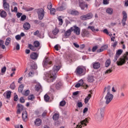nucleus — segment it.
I'll use <instances>...</instances> for the list:
<instances>
[{"mask_svg": "<svg viewBox=\"0 0 128 128\" xmlns=\"http://www.w3.org/2000/svg\"><path fill=\"white\" fill-rule=\"evenodd\" d=\"M60 68H62V66L55 65L53 67L52 70L44 73L46 78L48 82H52L56 80V74Z\"/></svg>", "mask_w": 128, "mask_h": 128, "instance_id": "nucleus-1", "label": "nucleus"}, {"mask_svg": "<svg viewBox=\"0 0 128 128\" xmlns=\"http://www.w3.org/2000/svg\"><path fill=\"white\" fill-rule=\"evenodd\" d=\"M28 48L33 52H38L40 49V48H42V46H40V42L36 40L34 42V46L31 44H28Z\"/></svg>", "mask_w": 128, "mask_h": 128, "instance_id": "nucleus-2", "label": "nucleus"}, {"mask_svg": "<svg viewBox=\"0 0 128 128\" xmlns=\"http://www.w3.org/2000/svg\"><path fill=\"white\" fill-rule=\"evenodd\" d=\"M76 76H84L86 74V72L84 68L82 66H78L74 72Z\"/></svg>", "mask_w": 128, "mask_h": 128, "instance_id": "nucleus-3", "label": "nucleus"}, {"mask_svg": "<svg viewBox=\"0 0 128 128\" xmlns=\"http://www.w3.org/2000/svg\"><path fill=\"white\" fill-rule=\"evenodd\" d=\"M36 14H38V20H43L44 18V14H46L44 10L42 8H38L36 9Z\"/></svg>", "mask_w": 128, "mask_h": 128, "instance_id": "nucleus-4", "label": "nucleus"}, {"mask_svg": "<svg viewBox=\"0 0 128 128\" xmlns=\"http://www.w3.org/2000/svg\"><path fill=\"white\" fill-rule=\"evenodd\" d=\"M104 108H100V110H98L96 118L98 120H102L104 118Z\"/></svg>", "mask_w": 128, "mask_h": 128, "instance_id": "nucleus-5", "label": "nucleus"}, {"mask_svg": "<svg viewBox=\"0 0 128 128\" xmlns=\"http://www.w3.org/2000/svg\"><path fill=\"white\" fill-rule=\"evenodd\" d=\"M42 66L44 68H49L52 66V62L48 59H45L43 60Z\"/></svg>", "mask_w": 128, "mask_h": 128, "instance_id": "nucleus-6", "label": "nucleus"}, {"mask_svg": "<svg viewBox=\"0 0 128 128\" xmlns=\"http://www.w3.org/2000/svg\"><path fill=\"white\" fill-rule=\"evenodd\" d=\"M128 60V54H126L124 56V58H120L119 60L117 61L118 66H122L124 64H126V60Z\"/></svg>", "mask_w": 128, "mask_h": 128, "instance_id": "nucleus-7", "label": "nucleus"}, {"mask_svg": "<svg viewBox=\"0 0 128 128\" xmlns=\"http://www.w3.org/2000/svg\"><path fill=\"white\" fill-rule=\"evenodd\" d=\"M112 98H114V95L110 94V92H107L105 96V100H106V104H108L112 100Z\"/></svg>", "mask_w": 128, "mask_h": 128, "instance_id": "nucleus-8", "label": "nucleus"}, {"mask_svg": "<svg viewBox=\"0 0 128 128\" xmlns=\"http://www.w3.org/2000/svg\"><path fill=\"white\" fill-rule=\"evenodd\" d=\"M71 30L74 32V34H76L77 36L80 34V28L76 26V25H74L73 26L71 27Z\"/></svg>", "mask_w": 128, "mask_h": 128, "instance_id": "nucleus-9", "label": "nucleus"}, {"mask_svg": "<svg viewBox=\"0 0 128 128\" xmlns=\"http://www.w3.org/2000/svg\"><path fill=\"white\" fill-rule=\"evenodd\" d=\"M122 23L123 26H126V22L128 20V14H126V11H123L122 12Z\"/></svg>", "mask_w": 128, "mask_h": 128, "instance_id": "nucleus-10", "label": "nucleus"}, {"mask_svg": "<svg viewBox=\"0 0 128 128\" xmlns=\"http://www.w3.org/2000/svg\"><path fill=\"white\" fill-rule=\"evenodd\" d=\"M81 36L82 38H88L90 32L86 29H82L81 32Z\"/></svg>", "mask_w": 128, "mask_h": 128, "instance_id": "nucleus-11", "label": "nucleus"}, {"mask_svg": "<svg viewBox=\"0 0 128 128\" xmlns=\"http://www.w3.org/2000/svg\"><path fill=\"white\" fill-rule=\"evenodd\" d=\"M79 6L81 10H84L85 8H88V5L86 4V2H84L82 0H79Z\"/></svg>", "mask_w": 128, "mask_h": 128, "instance_id": "nucleus-12", "label": "nucleus"}, {"mask_svg": "<svg viewBox=\"0 0 128 128\" xmlns=\"http://www.w3.org/2000/svg\"><path fill=\"white\" fill-rule=\"evenodd\" d=\"M56 10H59L60 12H62V10H66V3H64V2H63L62 3V4L60 6L58 7Z\"/></svg>", "mask_w": 128, "mask_h": 128, "instance_id": "nucleus-13", "label": "nucleus"}, {"mask_svg": "<svg viewBox=\"0 0 128 128\" xmlns=\"http://www.w3.org/2000/svg\"><path fill=\"white\" fill-rule=\"evenodd\" d=\"M17 108H18L17 110V114H20L21 112H24V110H24V106L22 104H18Z\"/></svg>", "mask_w": 128, "mask_h": 128, "instance_id": "nucleus-14", "label": "nucleus"}, {"mask_svg": "<svg viewBox=\"0 0 128 128\" xmlns=\"http://www.w3.org/2000/svg\"><path fill=\"white\" fill-rule=\"evenodd\" d=\"M72 30H71V28L68 30L66 32H64V36H65V38H68L70 36V34H72Z\"/></svg>", "mask_w": 128, "mask_h": 128, "instance_id": "nucleus-15", "label": "nucleus"}, {"mask_svg": "<svg viewBox=\"0 0 128 128\" xmlns=\"http://www.w3.org/2000/svg\"><path fill=\"white\" fill-rule=\"evenodd\" d=\"M30 58L31 60H38V52H32L30 55Z\"/></svg>", "mask_w": 128, "mask_h": 128, "instance_id": "nucleus-16", "label": "nucleus"}, {"mask_svg": "<svg viewBox=\"0 0 128 128\" xmlns=\"http://www.w3.org/2000/svg\"><path fill=\"white\" fill-rule=\"evenodd\" d=\"M3 7L6 12H8V14H10V4L7 3L6 4H3Z\"/></svg>", "mask_w": 128, "mask_h": 128, "instance_id": "nucleus-17", "label": "nucleus"}, {"mask_svg": "<svg viewBox=\"0 0 128 128\" xmlns=\"http://www.w3.org/2000/svg\"><path fill=\"white\" fill-rule=\"evenodd\" d=\"M68 12L70 14H72V16H78L80 14V12L76 10H70Z\"/></svg>", "mask_w": 128, "mask_h": 128, "instance_id": "nucleus-18", "label": "nucleus"}, {"mask_svg": "<svg viewBox=\"0 0 128 128\" xmlns=\"http://www.w3.org/2000/svg\"><path fill=\"white\" fill-rule=\"evenodd\" d=\"M22 118L24 122H26L28 120V112H26V110H24L22 112Z\"/></svg>", "mask_w": 128, "mask_h": 128, "instance_id": "nucleus-19", "label": "nucleus"}, {"mask_svg": "<svg viewBox=\"0 0 128 128\" xmlns=\"http://www.w3.org/2000/svg\"><path fill=\"white\" fill-rule=\"evenodd\" d=\"M42 120L40 118H36L34 122V124L36 126H40L42 124Z\"/></svg>", "mask_w": 128, "mask_h": 128, "instance_id": "nucleus-20", "label": "nucleus"}, {"mask_svg": "<svg viewBox=\"0 0 128 128\" xmlns=\"http://www.w3.org/2000/svg\"><path fill=\"white\" fill-rule=\"evenodd\" d=\"M23 27L26 30H28L30 28V24L28 22H26L24 24Z\"/></svg>", "mask_w": 128, "mask_h": 128, "instance_id": "nucleus-21", "label": "nucleus"}, {"mask_svg": "<svg viewBox=\"0 0 128 128\" xmlns=\"http://www.w3.org/2000/svg\"><path fill=\"white\" fill-rule=\"evenodd\" d=\"M92 66L94 70H98L100 67V64L99 62H96L92 64Z\"/></svg>", "mask_w": 128, "mask_h": 128, "instance_id": "nucleus-22", "label": "nucleus"}, {"mask_svg": "<svg viewBox=\"0 0 128 128\" xmlns=\"http://www.w3.org/2000/svg\"><path fill=\"white\" fill-rule=\"evenodd\" d=\"M6 12L4 10H0V16L2 18H6Z\"/></svg>", "mask_w": 128, "mask_h": 128, "instance_id": "nucleus-23", "label": "nucleus"}, {"mask_svg": "<svg viewBox=\"0 0 128 128\" xmlns=\"http://www.w3.org/2000/svg\"><path fill=\"white\" fill-rule=\"evenodd\" d=\"M12 95V92L8 91L6 92H4L3 94L4 96V98H10V96Z\"/></svg>", "mask_w": 128, "mask_h": 128, "instance_id": "nucleus-24", "label": "nucleus"}, {"mask_svg": "<svg viewBox=\"0 0 128 128\" xmlns=\"http://www.w3.org/2000/svg\"><path fill=\"white\" fill-rule=\"evenodd\" d=\"M35 90L37 92H42V85L40 84H38L35 86Z\"/></svg>", "mask_w": 128, "mask_h": 128, "instance_id": "nucleus-25", "label": "nucleus"}, {"mask_svg": "<svg viewBox=\"0 0 128 128\" xmlns=\"http://www.w3.org/2000/svg\"><path fill=\"white\" fill-rule=\"evenodd\" d=\"M56 88L57 90H60V88H62V82H58L56 85Z\"/></svg>", "mask_w": 128, "mask_h": 128, "instance_id": "nucleus-26", "label": "nucleus"}, {"mask_svg": "<svg viewBox=\"0 0 128 128\" xmlns=\"http://www.w3.org/2000/svg\"><path fill=\"white\" fill-rule=\"evenodd\" d=\"M91 30L92 32H98L100 30L98 29H95L94 26H88L87 28V30Z\"/></svg>", "mask_w": 128, "mask_h": 128, "instance_id": "nucleus-27", "label": "nucleus"}, {"mask_svg": "<svg viewBox=\"0 0 128 128\" xmlns=\"http://www.w3.org/2000/svg\"><path fill=\"white\" fill-rule=\"evenodd\" d=\"M88 80L89 82H92L94 80V77L92 75H90L88 78Z\"/></svg>", "mask_w": 128, "mask_h": 128, "instance_id": "nucleus-28", "label": "nucleus"}, {"mask_svg": "<svg viewBox=\"0 0 128 128\" xmlns=\"http://www.w3.org/2000/svg\"><path fill=\"white\" fill-rule=\"evenodd\" d=\"M90 98H92V95L90 94H88L86 98H84V103L88 104V100H90Z\"/></svg>", "mask_w": 128, "mask_h": 128, "instance_id": "nucleus-29", "label": "nucleus"}, {"mask_svg": "<svg viewBox=\"0 0 128 128\" xmlns=\"http://www.w3.org/2000/svg\"><path fill=\"white\" fill-rule=\"evenodd\" d=\"M12 41V38H10L8 37V38L5 42V46H8L10 44V42Z\"/></svg>", "mask_w": 128, "mask_h": 128, "instance_id": "nucleus-30", "label": "nucleus"}, {"mask_svg": "<svg viewBox=\"0 0 128 128\" xmlns=\"http://www.w3.org/2000/svg\"><path fill=\"white\" fill-rule=\"evenodd\" d=\"M4 44V41L0 40V48H2V50L6 48V46Z\"/></svg>", "mask_w": 128, "mask_h": 128, "instance_id": "nucleus-31", "label": "nucleus"}, {"mask_svg": "<svg viewBox=\"0 0 128 128\" xmlns=\"http://www.w3.org/2000/svg\"><path fill=\"white\" fill-rule=\"evenodd\" d=\"M94 16V14H92V13L90 12L86 14V17L87 20H90L91 18H92Z\"/></svg>", "mask_w": 128, "mask_h": 128, "instance_id": "nucleus-32", "label": "nucleus"}, {"mask_svg": "<svg viewBox=\"0 0 128 128\" xmlns=\"http://www.w3.org/2000/svg\"><path fill=\"white\" fill-rule=\"evenodd\" d=\"M60 117V115L58 114H54L52 118L54 120H58V118Z\"/></svg>", "mask_w": 128, "mask_h": 128, "instance_id": "nucleus-33", "label": "nucleus"}, {"mask_svg": "<svg viewBox=\"0 0 128 128\" xmlns=\"http://www.w3.org/2000/svg\"><path fill=\"white\" fill-rule=\"evenodd\" d=\"M114 10L112 8H108L106 10V12H107V14H112Z\"/></svg>", "mask_w": 128, "mask_h": 128, "instance_id": "nucleus-34", "label": "nucleus"}, {"mask_svg": "<svg viewBox=\"0 0 128 128\" xmlns=\"http://www.w3.org/2000/svg\"><path fill=\"white\" fill-rule=\"evenodd\" d=\"M22 90H24V84H21L18 87V92L22 94Z\"/></svg>", "mask_w": 128, "mask_h": 128, "instance_id": "nucleus-35", "label": "nucleus"}, {"mask_svg": "<svg viewBox=\"0 0 128 128\" xmlns=\"http://www.w3.org/2000/svg\"><path fill=\"white\" fill-rule=\"evenodd\" d=\"M58 18L59 22V26H62V24H64V20L62 18V16H60Z\"/></svg>", "mask_w": 128, "mask_h": 128, "instance_id": "nucleus-36", "label": "nucleus"}, {"mask_svg": "<svg viewBox=\"0 0 128 128\" xmlns=\"http://www.w3.org/2000/svg\"><path fill=\"white\" fill-rule=\"evenodd\" d=\"M110 64V59L109 58L106 61L105 66L106 68H108Z\"/></svg>", "mask_w": 128, "mask_h": 128, "instance_id": "nucleus-37", "label": "nucleus"}, {"mask_svg": "<svg viewBox=\"0 0 128 128\" xmlns=\"http://www.w3.org/2000/svg\"><path fill=\"white\" fill-rule=\"evenodd\" d=\"M106 90L108 92H110V86H108L107 87H105L104 88V92H106Z\"/></svg>", "mask_w": 128, "mask_h": 128, "instance_id": "nucleus-38", "label": "nucleus"}, {"mask_svg": "<svg viewBox=\"0 0 128 128\" xmlns=\"http://www.w3.org/2000/svg\"><path fill=\"white\" fill-rule=\"evenodd\" d=\"M122 54V50L120 49L116 51V56H120V54Z\"/></svg>", "mask_w": 128, "mask_h": 128, "instance_id": "nucleus-39", "label": "nucleus"}, {"mask_svg": "<svg viewBox=\"0 0 128 128\" xmlns=\"http://www.w3.org/2000/svg\"><path fill=\"white\" fill-rule=\"evenodd\" d=\"M50 13L52 16H54V14H56V8H52L50 9Z\"/></svg>", "mask_w": 128, "mask_h": 128, "instance_id": "nucleus-40", "label": "nucleus"}, {"mask_svg": "<svg viewBox=\"0 0 128 128\" xmlns=\"http://www.w3.org/2000/svg\"><path fill=\"white\" fill-rule=\"evenodd\" d=\"M66 104V100H63L60 102V106H64Z\"/></svg>", "mask_w": 128, "mask_h": 128, "instance_id": "nucleus-41", "label": "nucleus"}, {"mask_svg": "<svg viewBox=\"0 0 128 128\" xmlns=\"http://www.w3.org/2000/svg\"><path fill=\"white\" fill-rule=\"evenodd\" d=\"M112 72V68H111L108 69L106 71H105L104 74H110V72Z\"/></svg>", "mask_w": 128, "mask_h": 128, "instance_id": "nucleus-42", "label": "nucleus"}, {"mask_svg": "<svg viewBox=\"0 0 128 128\" xmlns=\"http://www.w3.org/2000/svg\"><path fill=\"white\" fill-rule=\"evenodd\" d=\"M58 32H60V30H58V29L55 28L52 32L53 34H54V36H56L58 34Z\"/></svg>", "mask_w": 128, "mask_h": 128, "instance_id": "nucleus-43", "label": "nucleus"}, {"mask_svg": "<svg viewBox=\"0 0 128 128\" xmlns=\"http://www.w3.org/2000/svg\"><path fill=\"white\" fill-rule=\"evenodd\" d=\"M44 100L45 102H48V100H50V96L46 94H45L44 96Z\"/></svg>", "mask_w": 128, "mask_h": 128, "instance_id": "nucleus-44", "label": "nucleus"}, {"mask_svg": "<svg viewBox=\"0 0 128 128\" xmlns=\"http://www.w3.org/2000/svg\"><path fill=\"white\" fill-rule=\"evenodd\" d=\"M103 32H104V34H108V36H112V34H110V32H108V29H104L103 30Z\"/></svg>", "mask_w": 128, "mask_h": 128, "instance_id": "nucleus-45", "label": "nucleus"}, {"mask_svg": "<svg viewBox=\"0 0 128 128\" xmlns=\"http://www.w3.org/2000/svg\"><path fill=\"white\" fill-rule=\"evenodd\" d=\"M80 18L82 20H88L86 18V15L82 16H80Z\"/></svg>", "mask_w": 128, "mask_h": 128, "instance_id": "nucleus-46", "label": "nucleus"}, {"mask_svg": "<svg viewBox=\"0 0 128 128\" xmlns=\"http://www.w3.org/2000/svg\"><path fill=\"white\" fill-rule=\"evenodd\" d=\"M15 88H16V84H14V82H13L10 85V88H11V90H14Z\"/></svg>", "mask_w": 128, "mask_h": 128, "instance_id": "nucleus-47", "label": "nucleus"}, {"mask_svg": "<svg viewBox=\"0 0 128 128\" xmlns=\"http://www.w3.org/2000/svg\"><path fill=\"white\" fill-rule=\"evenodd\" d=\"M34 96L33 94H31L28 96V100H34Z\"/></svg>", "mask_w": 128, "mask_h": 128, "instance_id": "nucleus-48", "label": "nucleus"}, {"mask_svg": "<svg viewBox=\"0 0 128 128\" xmlns=\"http://www.w3.org/2000/svg\"><path fill=\"white\" fill-rule=\"evenodd\" d=\"M52 2L48 3L47 6V8L48 10H52Z\"/></svg>", "mask_w": 128, "mask_h": 128, "instance_id": "nucleus-49", "label": "nucleus"}, {"mask_svg": "<svg viewBox=\"0 0 128 128\" xmlns=\"http://www.w3.org/2000/svg\"><path fill=\"white\" fill-rule=\"evenodd\" d=\"M6 72V66H4V68H2L1 69V72L2 74H4V73Z\"/></svg>", "mask_w": 128, "mask_h": 128, "instance_id": "nucleus-50", "label": "nucleus"}, {"mask_svg": "<svg viewBox=\"0 0 128 128\" xmlns=\"http://www.w3.org/2000/svg\"><path fill=\"white\" fill-rule=\"evenodd\" d=\"M26 20V15H22L21 16L20 20L24 22V20Z\"/></svg>", "mask_w": 128, "mask_h": 128, "instance_id": "nucleus-51", "label": "nucleus"}, {"mask_svg": "<svg viewBox=\"0 0 128 128\" xmlns=\"http://www.w3.org/2000/svg\"><path fill=\"white\" fill-rule=\"evenodd\" d=\"M98 46H96L92 47V52H96V50L98 48Z\"/></svg>", "mask_w": 128, "mask_h": 128, "instance_id": "nucleus-52", "label": "nucleus"}, {"mask_svg": "<svg viewBox=\"0 0 128 128\" xmlns=\"http://www.w3.org/2000/svg\"><path fill=\"white\" fill-rule=\"evenodd\" d=\"M23 94H24V96H28V94H30V90H27L24 92V93Z\"/></svg>", "mask_w": 128, "mask_h": 128, "instance_id": "nucleus-53", "label": "nucleus"}, {"mask_svg": "<svg viewBox=\"0 0 128 128\" xmlns=\"http://www.w3.org/2000/svg\"><path fill=\"white\" fill-rule=\"evenodd\" d=\"M22 16V12H18L16 14V16L18 18H20V16Z\"/></svg>", "mask_w": 128, "mask_h": 128, "instance_id": "nucleus-54", "label": "nucleus"}, {"mask_svg": "<svg viewBox=\"0 0 128 128\" xmlns=\"http://www.w3.org/2000/svg\"><path fill=\"white\" fill-rule=\"evenodd\" d=\"M14 102H18V95H16L14 96Z\"/></svg>", "mask_w": 128, "mask_h": 128, "instance_id": "nucleus-55", "label": "nucleus"}, {"mask_svg": "<svg viewBox=\"0 0 128 128\" xmlns=\"http://www.w3.org/2000/svg\"><path fill=\"white\" fill-rule=\"evenodd\" d=\"M20 102H21L22 104H24V102L25 100H24V98L23 97H21L20 99Z\"/></svg>", "mask_w": 128, "mask_h": 128, "instance_id": "nucleus-56", "label": "nucleus"}, {"mask_svg": "<svg viewBox=\"0 0 128 128\" xmlns=\"http://www.w3.org/2000/svg\"><path fill=\"white\" fill-rule=\"evenodd\" d=\"M31 68H32V70H36V64H32L31 65Z\"/></svg>", "mask_w": 128, "mask_h": 128, "instance_id": "nucleus-57", "label": "nucleus"}, {"mask_svg": "<svg viewBox=\"0 0 128 128\" xmlns=\"http://www.w3.org/2000/svg\"><path fill=\"white\" fill-rule=\"evenodd\" d=\"M78 108H82V102H78Z\"/></svg>", "mask_w": 128, "mask_h": 128, "instance_id": "nucleus-58", "label": "nucleus"}, {"mask_svg": "<svg viewBox=\"0 0 128 128\" xmlns=\"http://www.w3.org/2000/svg\"><path fill=\"white\" fill-rule=\"evenodd\" d=\"M101 48L103 49V50H106V48H108V46L104 45Z\"/></svg>", "mask_w": 128, "mask_h": 128, "instance_id": "nucleus-59", "label": "nucleus"}, {"mask_svg": "<svg viewBox=\"0 0 128 128\" xmlns=\"http://www.w3.org/2000/svg\"><path fill=\"white\" fill-rule=\"evenodd\" d=\"M34 72H30L28 74V76H34Z\"/></svg>", "mask_w": 128, "mask_h": 128, "instance_id": "nucleus-60", "label": "nucleus"}, {"mask_svg": "<svg viewBox=\"0 0 128 128\" xmlns=\"http://www.w3.org/2000/svg\"><path fill=\"white\" fill-rule=\"evenodd\" d=\"M16 38L18 40H20V38H22V37L20 36V35H17L16 36Z\"/></svg>", "mask_w": 128, "mask_h": 128, "instance_id": "nucleus-61", "label": "nucleus"}, {"mask_svg": "<svg viewBox=\"0 0 128 128\" xmlns=\"http://www.w3.org/2000/svg\"><path fill=\"white\" fill-rule=\"evenodd\" d=\"M12 12H18V7L15 6L14 9L12 10Z\"/></svg>", "mask_w": 128, "mask_h": 128, "instance_id": "nucleus-62", "label": "nucleus"}, {"mask_svg": "<svg viewBox=\"0 0 128 128\" xmlns=\"http://www.w3.org/2000/svg\"><path fill=\"white\" fill-rule=\"evenodd\" d=\"M78 83L81 85V86H83L84 85V80H82V79L80 80L78 82Z\"/></svg>", "mask_w": 128, "mask_h": 128, "instance_id": "nucleus-63", "label": "nucleus"}, {"mask_svg": "<svg viewBox=\"0 0 128 128\" xmlns=\"http://www.w3.org/2000/svg\"><path fill=\"white\" fill-rule=\"evenodd\" d=\"M96 52H104V49L102 48L101 47L100 48L98 49Z\"/></svg>", "mask_w": 128, "mask_h": 128, "instance_id": "nucleus-64", "label": "nucleus"}]
</instances>
